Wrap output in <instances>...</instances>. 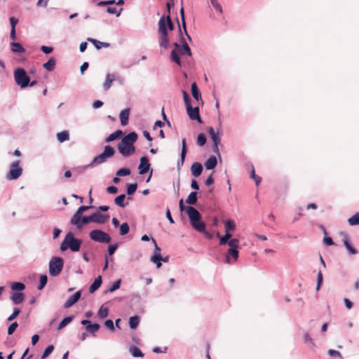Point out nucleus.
<instances>
[{
  "mask_svg": "<svg viewBox=\"0 0 359 359\" xmlns=\"http://www.w3.org/2000/svg\"><path fill=\"white\" fill-rule=\"evenodd\" d=\"M348 224L351 226H355L359 224V213H355L353 216L350 217L348 220Z\"/></svg>",
  "mask_w": 359,
  "mask_h": 359,
  "instance_id": "obj_46",
  "label": "nucleus"
},
{
  "mask_svg": "<svg viewBox=\"0 0 359 359\" xmlns=\"http://www.w3.org/2000/svg\"><path fill=\"white\" fill-rule=\"evenodd\" d=\"M122 131L120 130H116L115 132L112 133L111 134H110L106 139H105V142H112L118 138H119L121 137V135H122Z\"/></svg>",
  "mask_w": 359,
  "mask_h": 359,
  "instance_id": "obj_34",
  "label": "nucleus"
},
{
  "mask_svg": "<svg viewBox=\"0 0 359 359\" xmlns=\"http://www.w3.org/2000/svg\"><path fill=\"white\" fill-rule=\"evenodd\" d=\"M187 213L188 215L191 226L198 232H204L205 224L201 221L200 212L192 206L187 207Z\"/></svg>",
  "mask_w": 359,
  "mask_h": 359,
  "instance_id": "obj_1",
  "label": "nucleus"
},
{
  "mask_svg": "<svg viewBox=\"0 0 359 359\" xmlns=\"http://www.w3.org/2000/svg\"><path fill=\"white\" fill-rule=\"evenodd\" d=\"M140 323V318L137 316H132L129 318V325L133 330L136 329Z\"/></svg>",
  "mask_w": 359,
  "mask_h": 359,
  "instance_id": "obj_37",
  "label": "nucleus"
},
{
  "mask_svg": "<svg viewBox=\"0 0 359 359\" xmlns=\"http://www.w3.org/2000/svg\"><path fill=\"white\" fill-rule=\"evenodd\" d=\"M238 250L229 248L225 255L226 262L229 264H233L238 260Z\"/></svg>",
  "mask_w": 359,
  "mask_h": 359,
  "instance_id": "obj_10",
  "label": "nucleus"
},
{
  "mask_svg": "<svg viewBox=\"0 0 359 359\" xmlns=\"http://www.w3.org/2000/svg\"><path fill=\"white\" fill-rule=\"evenodd\" d=\"M115 152V149L111 146L106 145L104 148V151L96 156L88 166L93 168L95 165L106 162L107 158H111L114 155Z\"/></svg>",
  "mask_w": 359,
  "mask_h": 359,
  "instance_id": "obj_3",
  "label": "nucleus"
},
{
  "mask_svg": "<svg viewBox=\"0 0 359 359\" xmlns=\"http://www.w3.org/2000/svg\"><path fill=\"white\" fill-rule=\"evenodd\" d=\"M93 216V222H95L97 224H104L109 217V215H102L101 213L97 212L92 214Z\"/></svg>",
  "mask_w": 359,
  "mask_h": 359,
  "instance_id": "obj_15",
  "label": "nucleus"
},
{
  "mask_svg": "<svg viewBox=\"0 0 359 359\" xmlns=\"http://www.w3.org/2000/svg\"><path fill=\"white\" fill-rule=\"evenodd\" d=\"M137 183H133V184H130L128 185L127 187V189H126V191H127V194L128 195H133L137 190Z\"/></svg>",
  "mask_w": 359,
  "mask_h": 359,
  "instance_id": "obj_49",
  "label": "nucleus"
},
{
  "mask_svg": "<svg viewBox=\"0 0 359 359\" xmlns=\"http://www.w3.org/2000/svg\"><path fill=\"white\" fill-rule=\"evenodd\" d=\"M119 153L124 157L133 154L135 151L134 145L121 141L117 146Z\"/></svg>",
  "mask_w": 359,
  "mask_h": 359,
  "instance_id": "obj_8",
  "label": "nucleus"
},
{
  "mask_svg": "<svg viewBox=\"0 0 359 359\" xmlns=\"http://www.w3.org/2000/svg\"><path fill=\"white\" fill-rule=\"evenodd\" d=\"M90 238L95 242L101 243H108L111 241V236L106 232L100 230L94 229L89 233Z\"/></svg>",
  "mask_w": 359,
  "mask_h": 359,
  "instance_id": "obj_6",
  "label": "nucleus"
},
{
  "mask_svg": "<svg viewBox=\"0 0 359 359\" xmlns=\"http://www.w3.org/2000/svg\"><path fill=\"white\" fill-rule=\"evenodd\" d=\"M159 45L161 47L167 48L169 45V39L168 34H160Z\"/></svg>",
  "mask_w": 359,
  "mask_h": 359,
  "instance_id": "obj_31",
  "label": "nucleus"
},
{
  "mask_svg": "<svg viewBox=\"0 0 359 359\" xmlns=\"http://www.w3.org/2000/svg\"><path fill=\"white\" fill-rule=\"evenodd\" d=\"M224 225L225 231L231 232L236 229V224L231 219L225 220L223 222Z\"/></svg>",
  "mask_w": 359,
  "mask_h": 359,
  "instance_id": "obj_30",
  "label": "nucleus"
},
{
  "mask_svg": "<svg viewBox=\"0 0 359 359\" xmlns=\"http://www.w3.org/2000/svg\"><path fill=\"white\" fill-rule=\"evenodd\" d=\"M191 94L194 98L196 100H198L201 99V93L200 91L196 86V83H193L191 84Z\"/></svg>",
  "mask_w": 359,
  "mask_h": 359,
  "instance_id": "obj_40",
  "label": "nucleus"
},
{
  "mask_svg": "<svg viewBox=\"0 0 359 359\" xmlns=\"http://www.w3.org/2000/svg\"><path fill=\"white\" fill-rule=\"evenodd\" d=\"M81 295V291H77L76 293H74L72 297H70L65 302V308H69L72 305H74L75 303H76L79 299H80Z\"/></svg>",
  "mask_w": 359,
  "mask_h": 359,
  "instance_id": "obj_14",
  "label": "nucleus"
},
{
  "mask_svg": "<svg viewBox=\"0 0 359 359\" xmlns=\"http://www.w3.org/2000/svg\"><path fill=\"white\" fill-rule=\"evenodd\" d=\"M20 313V310L18 308L13 309V313L8 318V321L13 320Z\"/></svg>",
  "mask_w": 359,
  "mask_h": 359,
  "instance_id": "obj_56",
  "label": "nucleus"
},
{
  "mask_svg": "<svg viewBox=\"0 0 359 359\" xmlns=\"http://www.w3.org/2000/svg\"><path fill=\"white\" fill-rule=\"evenodd\" d=\"M129 114H130V109L126 108L123 110H122L119 114L121 123L122 126H125L128 125V119H129Z\"/></svg>",
  "mask_w": 359,
  "mask_h": 359,
  "instance_id": "obj_21",
  "label": "nucleus"
},
{
  "mask_svg": "<svg viewBox=\"0 0 359 359\" xmlns=\"http://www.w3.org/2000/svg\"><path fill=\"white\" fill-rule=\"evenodd\" d=\"M24 299V294L21 292H15L11 296V300L15 304H20Z\"/></svg>",
  "mask_w": 359,
  "mask_h": 359,
  "instance_id": "obj_33",
  "label": "nucleus"
},
{
  "mask_svg": "<svg viewBox=\"0 0 359 359\" xmlns=\"http://www.w3.org/2000/svg\"><path fill=\"white\" fill-rule=\"evenodd\" d=\"M343 243L350 254L355 255L358 253L357 250L351 245L350 241H349V237L347 234H344V236L343 238Z\"/></svg>",
  "mask_w": 359,
  "mask_h": 359,
  "instance_id": "obj_19",
  "label": "nucleus"
},
{
  "mask_svg": "<svg viewBox=\"0 0 359 359\" xmlns=\"http://www.w3.org/2000/svg\"><path fill=\"white\" fill-rule=\"evenodd\" d=\"M180 42L182 43V46L180 50V54L182 55L186 54L188 56H191V49L182 36H181Z\"/></svg>",
  "mask_w": 359,
  "mask_h": 359,
  "instance_id": "obj_20",
  "label": "nucleus"
},
{
  "mask_svg": "<svg viewBox=\"0 0 359 359\" xmlns=\"http://www.w3.org/2000/svg\"><path fill=\"white\" fill-rule=\"evenodd\" d=\"M104 325L110 330H111V331L114 330V324L111 320H107L104 322Z\"/></svg>",
  "mask_w": 359,
  "mask_h": 359,
  "instance_id": "obj_64",
  "label": "nucleus"
},
{
  "mask_svg": "<svg viewBox=\"0 0 359 359\" xmlns=\"http://www.w3.org/2000/svg\"><path fill=\"white\" fill-rule=\"evenodd\" d=\"M158 32L160 34H168L166 18L162 16L158 21Z\"/></svg>",
  "mask_w": 359,
  "mask_h": 359,
  "instance_id": "obj_24",
  "label": "nucleus"
},
{
  "mask_svg": "<svg viewBox=\"0 0 359 359\" xmlns=\"http://www.w3.org/2000/svg\"><path fill=\"white\" fill-rule=\"evenodd\" d=\"M138 138L137 134L135 132H130L124 136L121 141L126 143L133 144L137 141Z\"/></svg>",
  "mask_w": 359,
  "mask_h": 359,
  "instance_id": "obj_18",
  "label": "nucleus"
},
{
  "mask_svg": "<svg viewBox=\"0 0 359 359\" xmlns=\"http://www.w3.org/2000/svg\"><path fill=\"white\" fill-rule=\"evenodd\" d=\"M207 170H212L217 165V158L215 156H211L204 163Z\"/></svg>",
  "mask_w": 359,
  "mask_h": 359,
  "instance_id": "obj_25",
  "label": "nucleus"
},
{
  "mask_svg": "<svg viewBox=\"0 0 359 359\" xmlns=\"http://www.w3.org/2000/svg\"><path fill=\"white\" fill-rule=\"evenodd\" d=\"M187 111L191 120H196L199 123L202 122L199 115V108L198 107L193 108L191 105H189L187 107Z\"/></svg>",
  "mask_w": 359,
  "mask_h": 359,
  "instance_id": "obj_11",
  "label": "nucleus"
},
{
  "mask_svg": "<svg viewBox=\"0 0 359 359\" xmlns=\"http://www.w3.org/2000/svg\"><path fill=\"white\" fill-rule=\"evenodd\" d=\"M55 65V60L54 57H50L46 63L43 65V67L48 71L51 72L53 70Z\"/></svg>",
  "mask_w": 359,
  "mask_h": 359,
  "instance_id": "obj_36",
  "label": "nucleus"
},
{
  "mask_svg": "<svg viewBox=\"0 0 359 359\" xmlns=\"http://www.w3.org/2000/svg\"><path fill=\"white\" fill-rule=\"evenodd\" d=\"M64 266V260L60 257H53L49 262L48 271L51 276L55 277L60 274Z\"/></svg>",
  "mask_w": 359,
  "mask_h": 359,
  "instance_id": "obj_5",
  "label": "nucleus"
},
{
  "mask_svg": "<svg viewBox=\"0 0 359 359\" xmlns=\"http://www.w3.org/2000/svg\"><path fill=\"white\" fill-rule=\"evenodd\" d=\"M82 241L74 236L72 232H69L65 236L63 241L60 245V250L65 251L70 249L72 252H78L80 250Z\"/></svg>",
  "mask_w": 359,
  "mask_h": 359,
  "instance_id": "obj_2",
  "label": "nucleus"
},
{
  "mask_svg": "<svg viewBox=\"0 0 359 359\" xmlns=\"http://www.w3.org/2000/svg\"><path fill=\"white\" fill-rule=\"evenodd\" d=\"M173 45L175 46V49L172 50L170 53V57L174 62L180 66L181 61L179 57V54L181 46L177 42H175Z\"/></svg>",
  "mask_w": 359,
  "mask_h": 359,
  "instance_id": "obj_13",
  "label": "nucleus"
},
{
  "mask_svg": "<svg viewBox=\"0 0 359 359\" xmlns=\"http://www.w3.org/2000/svg\"><path fill=\"white\" fill-rule=\"evenodd\" d=\"M108 315V309L107 308H104L103 306H101L100 309L98 311V316L101 318H104Z\"/></svg>",
  "mask_w": 359,
  "mask_h": 359,
  "instance_id": "obj_55",
  "label": "nucleus"
},
{
  "mask_svg": "<svg viewBox=\"0 0 359 359\" xmlns=\"http://www.w3.org/2000/svg\"><path fill=\"white\" fill-rule=\"evenodd\" d=\"M150 168V163H149V159L147 156H142L140 158V163L138 166L139 173L140 175H144L147 173Z\"/></svg>",
  "mask_w": 359,
  "mask_h": 359,
  "instance_id": "obj_12",
  "label": "nucleus"
},
{
  "mask_svg": "<svg viewBox=\"0 0 359 359\" xmlns=\"http://www.w3.org/2000/svg\"><path fill=\"white\" fill-rule=\"evenodd\" d=\"M18 324L17 322H14L10 325V326L8 328V334L11 335L18 327Z\"/></svg>",
  "mask_w": 359,
  "mask_h": 359,
  "instance_id": "obj_57",
  "label": "nucleus"
},
{
  "mask_svg": "<svg viewBox=\"0 0 359 359\" xmlns=\"http://www.w3.org/2000/svg\"><path fill=\"white\" fill-rule=\"evenodd\" d=\"M22 173V168L20 166V161H15L11 164L6 179L8 180H16L20 177Z\"/></svg>",
  "mask_w": 359,
  "mask_h": 359,
  "instance_id": "obj_7",
  "label": "nucleus"
},
{
  "mask_svg": "<svg viewBox=\"0 0 359 359\" xmlns=\"http://www.w3.org/2000/svg\"><path fill=\"white\" fill-rule=\"evenodd\" d=\"M82 214L79 213L77 210L73 215L70 219V224L76 226L78 229H81V222L82 220Z\"/></svg>",
  "mask_w": 359,
  "mask_h": 359,
  "instance_id": "obj_17",
  "label": "nucleus"
},
{
  "mask_svg": "<svg viewBox=\"0 0 359 359\" xmlns=\"http://www.w3.org/2000/svg\"><path fill=\"white\" fill-rule=\"evenodd\" d=\"M191 171L194 177H198L203 171L201 163L198 162L194 163L191 166Z\"/></svg>",
  "mask_w": 359,
  "mask_h": 359,
  "instance_id": "obj_22",
  "label": "nucleus"
},
{
  "mask_svg": "<svg viewBox=\"0 0 359 359\" xmlns=\"http://www.w3.org/2000/svg\"><path fill=\"white\" fill-rule=\"evenodd\" d=\"M130 230V227L128 223L125 222L120 225L119 234L121 236L126 235Z\"/></svg>",
  "mask_w": 359,
  "mask_h": 359,
  "instance_id": "obj_44",
  "label": "nucleus"
},
{
  "mask_svg": "<svg viewBox=\"0 0 359 359\" xmlns=\"http://www.w3.org/2000/svg\"><path fill=\"white\" fill-rule=\"evenodd\" d=\"M180 17H181V19H182V27L184 28V32H185L186 35L187 36L188 39L189 41H191V38L187 34V29H186V22H185V18H184V8L183 7L181 8V9L180 11Z\"/></svg>",
  "mask_w": 359,
  "mask_h": 359,
  "instance_id": "obj_43",
  "label": "nucleus"
},
{
  "mask_svg": "<svg viewBox=\"0 0 359 359\" xmlns=\"http://www.w3.org/2000/svg\"><path fill=\"white\" fill-rule=\"evenodd\" d=\"M116 80V76L114 74L108 73L106 75L105 81L103 83L104 90H108L112 84V82Z\"/></svg>",
  "mask_w": 359,
  "mask_h": 359,
  "instance_id": "obj_16",
  "label": "nucleus"
},
{
  "mask_svg": "<svg viewBox=\"0 0 359 359\" xmlns=\"http://www.w3.org/2000/svg\"><path fill=\"white\" fill-rule=\"evenodd\" d=\"M53 345L48 346L41 355V359H45L46 358H47L53 352Z\"/></svg>",
  "mask_w": 359,
  "mask_h": 359,
  "instance_id": "obj_51",
  "label": "nucleus"
},
{
  "mask_svg": "<svg viewBox=\"0 0 359 359\" xmlns=\"http://www.w3.org/2000/svg\"><path fill=\"white\" fill-rule=\"evenodd\" d=\"M130 174V170L128 168H121L116 172V176L124 177Z\"/></svg>",
  "mask_w": 359,
  "mask_h": 359,
  "instance_id": "obj_52",
  "label": "nucleus"
},
{
  "mask_svg": "<svg viewBox=\"0 0 359 359\" xmlns=\"http://www.w3.org/2000/svg\"><path fill=\"white\" fill-rule=\"evenodd\" d=\"M100 326L97 323L90 324L86 327V330L87 332H90L93 335L95 336V332H97Z\"/></svg>",
  "mask_w": 359,
  "mask_h": 359,
  "instance_id": "obj_38",
  "label": "nucleus"
},
{
  "mask_svg": "<svg viewBox=\"0 0 359 359\" xmlns=\"http://www.w3.org/2000/svg\"><path fill=\"white\" fill-rule=\"evenodd\" d=\"M13 75L16 84L21 88H25L29 86L30 77L23 68L18 67L15 69Z\"/></svg>",
  "mask_w": 359,
  "mask_h": 359,
  "instance_id": "obj_4",
  "label": "nucleus"
},
{
  "mask_svg": "<svg viewBox=\"0 0 359 359\" xmlns=\"http://www.w3.org/2000/svg\"><path fill=\"white\" fill-rule=\"evenodd\" d=\"M129 352L134 358H142L144 356V353L136 346H130L129 348Z\"/></svg>",
  "mask_w": 359,
  "mask_h": 359,
  "instance_id": "obj_28",
  "label": "nucleus"
},
{
  "mask_svg": "<svg viewBox=\"0 0 359 359\" xmlns=\"http://www.w3.org/2000/svg\"><path fill=\"white\" fill-rule=\"evenodd\" d=\"M87 40L88 41L93 43L97 49H100L102 47L108 48L110 46L109 43L101 42V41H100L97 39H93V38H88Z\"/></svg>",
  "mask_w": 359,
  "mask_h": 359,
  "instance_id": "obj_27",
  "label": "nucleus"
},
{
  "mask_svg": "<svg viewBox=\"0 0 359 359\" xmlns=\"http://www.w3.org/2000/svg\"><path fill=\"white\" fill-rule=\"evenodd\" d=\"M48 277L46 275H41L40 276L39 284L37 287L38 290H42L47 284Z\"/></svg>",
  "mask_w": 359,
  "mask_h": 359,
  "instance_id": "obj_47",
  "label": "nucleus"
},
{
  "mask_svg": "<svg viewBox=\"0 0 359 359\" xmlns=\"http://www.w3.org/2000/svg\"><path fill=\"white\" fill-rule=\"evenodd\" d=\"M121 280L119 279L114 282L112 285L107 290V292H113L120 287Z\"/></svg>",
  "mask_w": 359,
  "mask_h": 359,
  "instance_id": "obj_53",
  "label": "nucleus"
},
{
  "mask_svg": "<svg viewBox=\"0 0 359 359\" xmlns=\"http://www.w3.org/2000/svg\"><path fill=\"white\" fill-rule=\"evenodd\" d=\"M206 136L204 133H200L197 137V144L200 147L203 146L206 143Z\"/></svg>",
  "mask_w": 359,
  "mask_h": 359,
  "instance_id": "obj_48",
  "label": "nucleus"
},
{
  "mask_svg": "<svg viewBox=\"0 0 359 359\" xmlns=\"http://www.w3.org/2000/svg\"><path fill=\"white\" fill-rule=\"evenodd\" d=\"M90 222H93V216L92 215L89 216H84L82 217V220L81 222V229L83 228V225L87 224Z\"/></svg>",
  "mask_w": 359,
  "mask_h": 359,
  "instance_id": "obj_54",
  "label": "nucleus"
},
{
  "mask_svg": "<svg viewBox=\"0 0 359 359\" xmlns=\"http://www.w3.org/2000/svg\"><path fill=\"white\" fill-rule=\"evenodd\" d=\"M73 320V316H67L59 324L57 330H60L63 329L65 326H67L69 323H70Z\"/></svg>",
  "mask_w": 359,
  "mask_h": 359,
  "instance_id": "obj_42",
  "label": "nucleus"
},
{
  "mask_svg": "<svg viewBox=\"0 0 359 359\" xmlns=\"http://www.w3.org/2000/svg\"><path fill=\"white\" fill-rule=\"evenodd\" d=\"M328 354L330 356H337V357L339 358L340 359H342L341 354L339 351H335V350H333V349H330L328 351Z\"/></svg>",
  "mask_w": 359,
  "mask_h": 359,
  "instance_id": "obj_63",
  "label": "nucleus"
},
{
  "mask_svg": "<svg viewBox=\"0 0 359 359\" xmlns=\"http://www.w3.org/2000/svg\"><path fill=\"white\" fill-rule=\"evenodd\" d=\"M161 259H163V257L158 252H154L150 258L151 262L155 263L158 269L160 268L162 265Z\"/></svg>",
  "mask_w": 359,
  "mask_h": 359,
  "instance_id": "obj_29",
  "label": "nucleus"
},
{
  "mask_svg": "<svg viewBox=\"0 0 359 359\" xmlns=\"http://www.w3.org/2000/svg\"><path fill=\"white\" fill-rule=\"evenodd\" d=\"M122 8L119 10L118 12L116 11V8L114 7H108L107 9V13L110 14H116L117 17H118L121 15V12L122 11Z\"/></svg>",
  "mask_w": 359,
  "mask_h": 359,
  "instance_id": "obj_58",
  "label": "nucleus"
},
{
  "mask_svg": "<svg viewBox=\"0 0 359 359\" xmlns=\"http://www.w3.org/2000/svg\"><path fill=\"white\" fill-rule=\"evenodd\" d=\"M125 198H126V195L125 194H121L119 196H118L115 199H114V203L116 205L121 207V208H125L128 203H125L124 201H125Z\"/></svg>",
  "mask_w": 359,
  "mask_h": 359,
  "instance_id": "obj_32",
  "label": "nucleus"
},
{
  "mask_svg": "<svg viewBox=\"0 0 359 359\" xmlns=\"http://www.w3.org/2000/svg\"><path fill=\"white\" fill-rule=\"evenodd\" d=\"M323 283V273L321 271H319L318 273V276H317V287H316V290H319L320 286H321V284Z\"/></svg>",
  "mask_w": 359,
  "mask_h": 359,
  "instance_id": "obj_61",
  "label": "nucleus"
},
{
  "mask_svg": "<svg viewBox=\"0 0 359 359\" xmlns=\"http://www.w3.org/2000/svg\"><path fill=\"white\" fill-rule=\"evenodd\" d=\"M186 202L189 205H194L197 202V192L193 191L188 196Z\"/></svg>",
  "mask_w": 359,
  "mask_h": 359,
  "instance_id": "obj_41",
  "label": "nucleus"
},
{
  "mask_svg": "<svg viewBox=\"0 0 359 359\" xmlns=\"http://www.w3.org/2000/svg\"><path fill=\"white\" fill-rule=\"evenodd\" d=\"M25 288V284L20 282H14L11 285V289L15 291H22Z\"/></svg>",
  "mask_w": 359,
  "mask_h": 359,
  "instance_id": "obj_45",
  "label": "nucleus"
},
{
  "mask_svg": "<svg viewBox=\"0 0 359 359\" xmlns=\"http://www.w3.org/2000/svg\"><path fill=\"white\" fill-rule=\"evenodd\" d=\"M57 138L60 142H64L65 141L69 140V134L68 131L64 130V131L60 132L57 134Z\"/></svg>",
  "mask_w": 359,
  "mask_h": 359,
  "instance_id": "obj_35",
  "label": "nucleus"
},
{
  "mask_svg": "<svg viewBox=\"0 0 359 359\" xmlns=\"http://www.w3.org/2000/svg\"><path fill=\"white\" fill-rule=\"evenodd\" d=\"M118 247V243H114V244H112V245H109V247H108V253H109V255H112L115 252V251L116 250Z\"/></svg>",
  "mask_w": 359,
  "mask_h": 359,
  "instance_id": "obj_60",
  "label": "nucleus"
},
{
  "mask_svg": "<svg viewBox=\"0 0 359 359\" xmlns=\"http://www.w3.org/2000/svg\"><path fill=\"white\" fill-rule=\"evenodd\" d=\"M11 50L14 53H24L25 52V48L18 42L11 43Z\"/></svg>",
  "mask_w": 359,
  "mask_h": 359,
  "instance_id": "obj_23",
  "label": "nucleus"
},
{
  "mask_svg": "<svg viewBox=\"0 0 359 359\" xmlns=\"http://www.w3.org/2000/svg\"><path fill=\"white\" fill-rule=\"evenodd\" d=\"M208 132L211 137V140L213 142V151L215 153L219 154V144L221 142V137L219 133H216L213 128L209 127L208 128Z\"/></svg>",
  "mask_w": 359,
  "mask_h": 359,
  "instance_id": "obj_9",
  "label": "nucleus"
},
{
  "mask_svg": "<svg viewBox=\"0 0 359 359\" xmlns=\"http://www.w3.org/2000/svg\"><path fill=\"white\" fill-rule=\"evenodd\" d=\"M182 94H183V98H184V101L186 104V107L191 105V99L189 97V94L184 90L182 92Z\"/></svg>",
  "mask_w": 359,
  "mask_h": 359,
  "instance_id": "obj_59",
  "label": "nucleus"
},
{
  "mask_svg": "<svg viewBox=\"0 0 359 359\" xmlns=\"http://www.w3.org/2000/svg\"><path fill=\"white\" fill-rule=\"evenodd\" d=\"M212 6L219 13L222 12V8L217 0H210Z\"/></svg>",
  "mask_w": 359,
  "mask_h": 359,
  "instance_id": "obj_62",
  "label": "nucleus"
},
{
  "mask_svg": "<svg viewBox=\"0 0 359 359\" xmlns=\"http://www.w3.org/2000/svg\"><path fill=\"white\" fill-rule=\"evenodd\" d=\"M239 243L240 241L238 238H233L228 242V245L229 246V248L238 250L239 247Z\"/></svg>",
  "mask_w": 359,
  "mask_h": 359,
  "instance_id": "obj_50",
  "label": "nucleus"
},
{
  "mask_svg": "<svg viewBox=\"0 0 359 359\" xmlns=\"http://www.w3.org/2000/svg\"><path fill=\"white\" fill-rule=\"evenodd\" d=\"M303 339L305 344H308L309 348H312L315 346V344L313 341V339L308 332H305L304 334Z\"/></svg>",
  "mask_w": 359,
  "mask_h": 359,
  "instance_id": "obj_39",
  "label": "nucleus"
},
{
  "mask_svg": "<svg viewBox=\"0 0 359 359\" xmlns=\"http://www.w3.org/2000/svg\"><path fill=\"white\" fill-rule=\"evenodd\" d=\"M102 284V277L100 276L95 278L94 282L91 284L89 287V292L93 293L95 292L101 285Z\"/></svg>",
  "mask_w": 359,
  "mask_h": 359,
  "instance_id": "obj_26",
  "label": "nucleus"
}]
</instances>
